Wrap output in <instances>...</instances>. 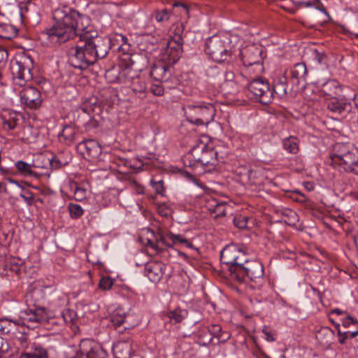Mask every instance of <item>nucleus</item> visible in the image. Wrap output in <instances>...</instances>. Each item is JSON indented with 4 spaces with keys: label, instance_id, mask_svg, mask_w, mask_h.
Masks as SVG:
<instances>
[{
    "label": "nucleus",
    "instance_id": "54",
    "mask_svg": "<svg viewBox=\"0 0 358 358\" xmlns=\"http://www.w3.org/2000/svg\"><path fill=\"white\" fill-rule=\"evenodd\" d=\"M342 324L345 328H350L351 326H358V320L348 315L343 319Z\"/></svg>",
    "mask_w": 358,
    "mask_h": 358
},
{
    "label": "nucleus",
    "instance_id": "25",
    "mask_svg": "<svg viewBox=\"0 0 358 358\" xmlns=\"http://www.w3.org/2000/svg\"><path fill=\"white\" fill-rule=\"evenodd\" d=\"M182 38L180 36H177L175 38L169 41L166 47V53L172 57L173 60H178L182 52Z\"/></svg>",
    "mask_w": 358,
    "mask_h": 358
},
{
    "label": "nucleus",
    "instance_id": "16",
    "mask_svg": "<svg viewBox=\"0 0 358 358\" xmlns=\"http://www.w3.org/2000/svg\"><path fill=\"white\" fill-rule=\"evenodd\" d=\"M165 268L166 266L162 262H151L145 264L144 273L152 282L157 283L162 278Z\"/></svg>",
    "mask_w": 358,
    "mask_h": 358
},
{
    "label": "nucleus",
    "instance_id": "52",
    "mask_svg": "<svg viewBox=\"0 0 358 358\" xmlns=\"http://www.w3.org/2000/svg\"><path fill=\"white\" fill-rule=\"evenodd\" d=\"M173 238V245L176 244L178 242L180 243L185 244L187 247L192 248V244L188 241L187 239L183 238L180 234H173V236H171V238Z\"/></svg>",
    "mask_w": 358,
    "mask_h": 358
},
{
    "label": "nucleus",
    "instance_id": "22",
    "mask_svg": "<svg viewBox=\"0 0 358 358\" xmlns=\"http://www.w3.org/2000/svg\"><path fill=\"white\" fill-rule=\"evenodd\" d=\"M289 80L287 76L282 73L278 76L273 81V94L275 93L279 98H282L287 94Z\"/></svg>",
    "mask_w": 358,
    "mask_h": 358
},
{
    "label": "nucleus",
    "instance_id": "39",
    "mask_svg": "<svg viewBox=\"0 0 358 358\" xmlns=\"http://www.w3.org/2000/svg\"><path fill=\"white\" fill-rule=\"evenodd\" d=\"M198 338L201 344L207 345L213 341V336H211L207 327H203L198 332Z\"/></svg>",
    "mask_w": 358,
    "mask_h": 358
},
{
    "label": "nucleus",
    "instance_id": "63",
    "mask_svg": "<svg viewBox=\"0 0 358 358\" xmlns=\"http://www.w3.org/2000/svg\"><path fill=\"white\" fill-rule=\"evenodd\" d=\"M231 337V334L229 331H222L220 336H218V338L217 339V344L220 343H225L227 342Z\"/></svg>",
    "mask_w": 358,
    "mask_h": 358
},
{
    "label": "nucleus",
    "instance_id": "13",
    "mask_svg": "<svg viewBox=\"0 0 358 358\" xmlns=\"http://www.w3.org/2000/svg\"><path fill=\"white\" fill-rule=\"evenodd\" d=\"M3 269L2 275L15 274L20 277L24 273L25 262L17 257H9L0 262V270Z\"/></svg>",
    "mask_w": 358,
    "mask_h": 358
},
{
    "label": "nucleus",
    "instance_id": "11",
    "mask_svg": "<svg viewBox=\"0 0 358 358\" xmlns=\"http://www.w3.org/2000/svg\"><path fill=\"white\" fill-rule=\"evenodd\" d=\"M107 356L106 351L98 343L91 339H83L73 358H106Z\"/></svg>",
    "mask_w": 358,
    "mask_h": 358
},
{
    "label": "nucleus",
    "instance_id": "57",
    "mask_svg": "<svg viewBox=\"0 0 358 358\" xmlns=\"http://www.w3.org/2000/svg\"><path fill=\"white\" fill-rule=\"evenodd\" d=\"M8 58V52L6 49L0 48V71L5 67Z\"/></svg>",
    "mask_w": 358,
    "mask_h": 358
},
{
    "label": "nucleus",
    "instance_id": "8",
    "mask_svg": "<svg viewBox=\"0 0 358 358\" xmlns=\"http://www.w3.org/2000/svg\"><path fill=\"white\" fill-rule=\"evenodd\" d=\"M206 52L216 62L228 61L231 56L228 38L217 35L208 38L206 42Z\"/></svg>",
    "mask_w": 358,
    "mask_h": 358
},
{
    "label": "nucleus",
    "instance_id": "40",
    "mask_svg": "<svg viewBox=\"0 0 358 358\" xmlns=\"http://www.w3.org/2000/svg\"><path fill=\"white\" fill-rule=\"evenodd\" d=\"M68 210L70 217L74 220L80 218L84 214L83 208L77 203H70L68 205Z\"/></svg>",
    "mask_w": 358,
    "mask_h": 358
},
{
    "label": "nucleus",
    "instance_id": "4",
    "mask_svg": "<svg viewBox=\"0 0 358 358\" xmlns=\"http://www.w3.org/2000/svg\"><path fill=\"white\" fill-rule=\"evenodd\" d=\"M41 289L34 290L27 296V308L20 313V317L25 322L44 324L49 322L55 316V310L40 306L35 303H31L34 298L42 296Z\"/></svg>",
    "mask_w": 358,
    "mask_h": 358
},
{
    "label": "nucleus",
    "instance_id": "29",
    "mask_svg": "<svg viewBox=\"0 0 358 358\" xmlns=\"http://www.w3.org/2000/svg\"><path fill=\"white\" fill-rule=\"evenodd\" d=\"M136 77L137 76L134 70L130 68H124L120 71L117 80L119 83L124 84L128 87Z\"/></svg>",
    "mask_w": 358,
    "mask_h": 358
},
{
    "label": "nucleus",
    "instance_id": "27",
    "mask_svg": "<svg viewBox=\"0 0 358 358\" xmlns=\"http://www.w3.org/2000/svg\"><path fill=\"white\" fill-rule=\"evenodd\" d=\"M235 76L232 71H227L225 73V80L222 84V90L228 94H234L238 92V87L237 83L234 80Z\"/></svg>",
    "mask_w": 358,
    "mask_h": 358
},
{
    "label": "nucleus",
    "instance_id": "42",
    "mask_svg": "<svg viewBox=\"0 0 358 358\" xmlns=\"http://www.w3.org/2000/svg\"><path fill=\"white\" fill-rule=\"evenodd\" d=\"M284 215L286 217L285 222L289 226H296L299 222V216L294 210H288Z\"/></svg>",
    "mask_w": 358,
    "mask_h": 358
},
{
    "label": "nucleus",
    "instance_id": "64",
    "mask_svg": "<svg viewBox=\"0 0 358 358\" xmlns=\"http://www.w3.org/2000/svg\"><path fill=\"white\" fill-rule=\"evenodd\" d=\"M231 337V334L229 331H222L220 336H218V338L217 339V344L220 343H225L227 342Z\"/></svg>",
    "mask_w": 358,
    "mask_h": 358
},
{
    "label": "nucleus",
    "instance_id": "47",
    "mask_svg": "<svg viewBox=\"0 0 358 358\" xmlns=\"http://www.w3.org/2000/svg\"><path fill=\"white\" fill-rule=\"evenodd\" d=\"M113 285V280L109 277L102 278L99 283V287L103 290H109Z\"/></svg>",
    "mask_w": 358,
    "mask_h": 358
},
{
    "label": "nucleus",
    "instance_id": "36",
    "mask_svg": "<svg viewBox=\"0 0 358 358\" xmlns=\"http://www.w3.org/2000/svg\"><path fill=\"white\" fill-rule=\"evenodd\" d=\"M17 30L11 24L0 22V38L10 40L16 36Z\"/></svg>",
    "mask_w": 358,
    "mask_h": 358
},
{
    "label": "nucleus",
    "instance_id": "59",
    "mask_svg": "<svg viewBox=\"0 0 358 358\" xmlns=\"http://www.w3.org/2000/svg\"><path fill=\"white\" fill-rule=\"evenodd\" d=\"M262 333L266 341L268 342H273L275 341V334L270 331L267 327H264L262 329Z\"/></svg>",
    "mask_w": 358,
    "mask_h": 358
},
{
    "label": "nucleus",
    "instance_id": "5",
    "mask_svg": "<svg viewBox=\"0 0 358 358\" xmlns=\"http://www.w3.org/2000/svg\"><path fill=\"white\" fill-rule=\"evenodd\" d=\"M186 120L194 124L208 125L215 115V108L212 103L204 101H194L182 106Z\"/></svg>",
    "mask_w": 358,
    "mask_h": 358
},
{
    "label": "nucleus",
    "instance_id": "28",
    "mask_svg": "<svg viewBox=\"0 0 358 358\" xmlns=\"http://www.w3.org/2000/svg\"><path fill=\"white\" fill-rule=\"evenodd\" d=\"M20 117V114L15 112L10 113L8 117H6V115H2L1 120L3 128L7 131L14 129L18 124Z\"/></svg>",
    "mask_w": 358,
    "mask_h": 358
},
{
    "label": "nucleus",
    "instance_id": "49",
    "mask_svg": "<svg viewBox=\"0 0 358 358\" xmlns=\"http://www.w3.org/2000/svg\"><path fill=\"white\" fill-rule=\"evenodd\" d=\"M117 165L120 172H127V170H126V169L133 168L131 161L127 159H119L117 162Z\"/></svg>",
    "mask_w": 358,
    "mask_h": 358
},
{
    "label": "nucleus",
    "instance_id": "56",
    "mask_svg": "<svg viewBox=\"0 0 358 358\" xmlns=\"http://www.w3.org/2000/svg\"><path fill=\"white\" fill-rule=\"evenodd\" d=\"M10 349V347L8 341L0 336V358L2 355L8 352Z\"/></svg>",
    "mask_w": 358,
    "mask_h": 358
},
{
    "label": "nucleus",
    "instance_id": "21",
    "mask_svg": "<svg viewBox=\"0 0 358 358\" xmlns=\"http://www.w3.org/2000/svg\"><path fill=\"white\" fill-rule=\"evenodd\" d=\"M203 162H201L202 166H210V170L214 169L217 163L222 162L223 158H220L217 151L210 145H206V149L203 156Z\"/></svg>",
    "mask_w": 358,
    "mask_h": 358
},
{
    "label": "nucleus",
    "instance_id": "58",
    "mask_svg": "<svg viewBox=\"0 0 358 358\" xmlns=\"http://www.w3.org/2000/svg\"><path fill=\"white\" fill-rule=\"evenodd\" d=\"M150 91L155 96H162L164 92V87L160 83L152 84L150 87Z\"/></svg>",
    "mask_w": 358,
    "mask_h": 358
},
{
    "label": "nucleus",
    "instance_id": "41",
    "mask_svg": "<svg viewBox=\"0 0 358 358\" xmlns=\"http://www.w3.org/2000/svg\"><path fill=\"white\" fill-rule=\"evenodd\" d=\"M108 38L110 40V48L115 45V42H116L118 45L117 49H120L122 45L127 43V38L122 34H116L113 36V38Z\"/></svg>",
    "mask_w": 358,
    "mask_h": 358
},
{
    "label": "nucleus",
    "instance_id": "14",
    "mask_svg": "<svg viewBox=\"0 0 358 358\" xmlns=\"http://www.w3.org/2000/svg\"><path fill=\"white\" fill-rule=\"evenodd\" d=\"M20 99L22 103L31 109H37L42 103L41 92L31 86L25 87L20 92Z\"/></svg>",
    "mask_w": 358,
    "mask_h": 358
},
{
    "label": "nucleus",
    "instance_id": "61",
    "mask_svg": "<svg viewBox=\"0 0 358 358\" xmlns=\"http://www.w3.org/2000/svg\"><path fill=\"white\" fill-rule=\"evenodd\" d=\"M348 31L358 38V17L351 23L350 28Z\"/></svg>",
    "mask_w": 358,
    "mask_h": 358
},
{
    "label": "nucleus",
    "instance_id": "43",
    "mask_svg": "<svg viewBox=\"0 0 358 358\" xmlns=\"http://www.w3.org/2000/svg\"><path fill=\"white\" fill-rule=\"evenodd\" d=\"M154 16L157 22H162L169 20L171 12L168 9L164 8L160 10H155Z\"/></svg>",
    "mask_w": 358,
    "mask_h": 358
},
{
    "label": "nucleus",
    "instance_id": "23",
    "mask_svg": "<svg viewBox=\"0 0 358 358\" xmlns=\"http://www.w3.org/2000/svg\"><path fill=\"white\" fill-rule=\"evenodd\" d=\"M78 134V131L74 126L64 125L62 131L58 134L59 141L65 145H69L75 141Z\"/></svg>",
    "mask_w": 358,
    "mask_h": 358
},
{
    "label": "nucleus",
    "instance_id": "17",
    "mask_svg": "<svg viewBox=\"0 0 358 358\" xmlns=\"http://www.w3.org/2000/svg\"><path fill=\"white\" fill-rule=\"evenodd\" d=\"M77 149L83 155H87L94 159L97 158L101 153V145L94 139L81 141L77 145Z\"/></svg>",
    "mask_w": 358,
    "mask_h": 358
},
{
    "label": "nucleus",
    "instance_id": "7",
    "mask_svg": "<svg viewBox=\"0 0 358 358\" xmlns=\"http://www.w3.org/2000/svg\"><path fill=\"white\" fill-rule=\"evenodd\" d=\"M33 68L34 60L27 55L19 56L15 61H11L10 69L15 84L23 86L27 81L31 80Z\"/></svg>",
    "mask_w": 358,
    "mask_h": 358
},
{
    "label": "nucleus",
    "instance_id": "12",
    "mask_svg": "<svg viewBox=\"0 0 358 358\" xmlns=\"http://www.w3.org/2000/svg\"><path fill=\"white\" fill-rule=\"evenodd\" d=\"M262 51L254 45L248 46L241 50L240 57L245 66H255V70L261 72L263 69L261 58Z\"/></svg>",
    "mask_w": 358,
    "mask_h": 358
},
{
    "label": "nucleus",
    "instance_id": "60",
    "mask_svg": "<svg viewBox=\"0 0 358 358\" xmlns=\"http://www.w3.org/2000/svg\"><path fill=\"white\" fill-rule=\"evenodd\" d=\"M86 191L84 188L77 187L74 192V197L77 201H82L85 198Z\"/></svg>",
    "mask_w": 358,
    "mask_h": 358
},
{
    "label": "nucleus",
    "instance_id": "30",
    "mask_svg": "<svg viewBox=\"0 0 358 358\" xmlns=\"http://www.w3.org/2000/svg\"><path fill=\"white\" fill-rule=\"evenodd\" d=\"M284 3L279 4L278 6L285 11L294 14L299 8L301 7H308L313 5L310 1H283Z\"/></svg>",
    "mask_w": 358,
    "mask_h": 358
},
{
    "label": "nucleus",
    "instance_id": "33",
    "mask_svg": "<svg viewBox=\"0 0 358 358\" xmlns=\"http://www.w3.org/2000/svg\"><path fill=\"white\" fill-rule=\"evenodd\" d=\"M34 166V164L27 163L22 160H18L15 163V167L17 173L26 177L36 176V173L33 171Z\"/></svg>",
    "mask_w": 358,
    "mask_h": 358
},
{
    "label": "nucleus",
    "instance_id": "31",
    "mask_svg": "<svg viewBox=\"0 0 358 358\" xmlns=\"http://www.w3.org/2000/svg\"><path fill=\"white\" fill-rule=\"evenodd\" d=\"M322 92L327 94V96H336L338 92L340 91L339 83L336 80H329L322 85ZM332 99H336L335 97H332ZM331 99L327 101L329 102ZM328 103H327V105Z\"/></svg>",
    "mask_w": 358,
    "mask_h": 358
},
{
    "label": "nucleus",
    "instance_id": "53",
    "mask_svg": "<svg viewBox=\"0 0 358 358\" xmlns=\"http://www.w3.org/2000/svg\"><path fill=\"white\" fill-rule=\"evenodd\" d=\"M226 208L227 206L225 202H219L213 213H215L216 217L224 216L226 215Z\"/></svg>",
    "mask_w": 358,
    "mask_h": 358
},
{
    "label": "nucleus",
    "instance_id": "26",
    "mask_svg": "<svg viewBox=\"0 0 358 358\" xmlns=\"http://www.w3.org/2000/svg\"><path fill=\"white\" fill-rule=\"evenodd\" d=\"M316 338L321 345L329 347L334 338V331L329 327H322L317 332Z\"/></svg>",
    "mask_w": 358,
    "mask_h": 358
},
{
    "label": "nucleus",
    "instance_id": "10",
    "mask_svg": "<svg viewBox=\"0 0 358 358\" xmlns=\"http://www.w3.org/2000/svg\"><path fill=\"white\" fill-rule=\"evenodd\" d=\"M248 90L255 96L256 100L267 105L273 101V92L266 78L258 77L252 79L248 85Z\"/></svg>",
    "mask_w": 358,
    "mask_h": 358
},
{
    "label": "nucleus",
    "instance_id": "35",
    "mask_svg": "<svg viewBox=\"0 0 358 358\" xmlns=\"http://www.w3.org/2000/svg\"><path fill=\"white\" fill-rule=\"evenodd\" d=\"M173 236V233L169 232L167 234H163L160 236V238L157 241V244L159 246V244H162L166 248L173 249L174 252H177L178 256L182 257L185 259H187V256L184 252H180L178 250H175L173 245V238L171 236Z\"/></svg>",
    "mask_w": 358,
    "mask_h": 358
},
{
    "label": "nucleus",
    "instance_id": "62",
    "mask_svg": "<svg viewBox=\"0 0 358 358\" xmlns=\"http://www.w3.org/2000/svg\"><path fill=\"white\" fill-rule=\"evenodd\" d=\"M146 245L152 249L156 254L160 253L163 249L160 248L157 243L153 242L150 239H147Z\"/></svg>",
    "mask_w": 358,
    "mask_h": 358
},
{
    "label": "nucleus",
    "instance_id": "50",
    "mask_svg": "<svg viewBox=\"0 0 358 358\" xmlns=\"http://www.w3.org/2000/svg\"><path fill=\"white\" fill-rule=\"evenodd\" d=\"M207 328L208 329L211 336H213V339H217L218 336H220L222 331V329L220 324H211L209 327H207Z\"/></svg>",
    "mask_w": 358,
    "mask_h": 358
},
{
    "label": "nucleus",
    "instance_id": "32",
    "mask_svg": "<svg viewBox=\"0 0 358 358\" xmlns=\"http://www.w3.org/2000/svg\"><path fill=\"white\" fill-rule=\"evenodd\" d=\"M282 146L287 152L296 154L299 151V140L296 136H289L283 139Z\"/></svg>",
    "mask_w": 358,
    "mask_h": 358
},
{
    "label": "nucleus",
    "instance_id": "55",
    "mask_svg": "<svg viewBox=\"0 0 358 358\" xmlns=\"http://www.w3.org/2000/svg\"><path fill=\"white\" fill-rule=\"evenodd\" d=\"M10 349V347L8 341L0 336V358L2 355L8 352Z\"/></svg>",
    "mask_w": 358,
    "mask_h": 358
},
{
    "label": "nucleus",
    "instance_id": "20",
    "mask_svg": "<svg viewBox=\"0 0 358 358\" xmlns=\"http://www.w3.org/2000/svg\"><path fill=\"white\" fill-rule=\"evenodd\" d=\"M113 352L115 358H131L134 350L131 341H118L113 345Z\"/></svg>",
    "mask_w": 358,
    "mask_h": 358
},
{
    "label": "nucleus",
    "instance_id": "6",
    "mask_svg": "<svg viewBox=\"0 0 358 358\" xmlns=\"http://www.w3.org/2000/svg\"><path fill=\"white\" fill-rule=\"evenodd\" d=\"M327 109L347 122L357 123L358 94L354 96L352 101H348L344 98L332 99L328 102Z\"/></svg>",
    "mask_w": 358,
    "mask_h": 358
},
{
    "label": "nucleus",
    "instance_id": "19",
    "mask_svg": "<svg viewBox=\"0 0 358 358\" xmlns=\"http://www.w3.org/2000/svg\"><path fill=\"white\" fill-rule=\"evenodd\" d=\"M150 76L159 83L167 82L170 78V68L163 63L155 64L150 72Z\"/></svg>",
    "mask_w": 358,
    "mask_h": 358
},
{
    "label": "nucleus",
    "instance_id": "38",
    "mask_svg": "<svg viewBox=\"0 0 358 358\" xmlns=\"http://www.w3.org/2000/svg\"><path fill=\"white\" fill-rule=\"evenodd\" d=\"M126 314L121 309H116L110 316V322L115 327H120L125 322Z\"/></svg>",
    "mask_w": 358,
    "mask_h": 358
},
{
    "label": "nucleus",
    "instance_id": "1",
    "mask_svg": "<svg viewBox=\"0 0 358 358\" xmlns=\"http://www.w3.org/2000/svg\"><path fill=\"white\" fill-rule=\"evenodd\" d=\"M53 18L55 23L43 33L50 43H62L76 36H79L85 42L83 45L76 48L70 57L72 66L85 70L107 55L110 49V40L98 36L87 16L65 7L55 9Z\"/></svg>",
    "mask_w": 358,
    "mask_h": 358
},
{
    "label": "nucleus",
    "instance_id": "37",
    "mask_svg": "<svg viewBox=\"0 0 358 358\" xmlns=\"http://www.w3.org/2000/svg\"><path fill=\"white\" fill-rule=\"evenodd\" d=\"M20 358H48L47 350L41 345H34L30 352L24 353Z\"/></svg>",
    "mask_w": 358,
    "mask_h": 358
},
{
    "label": "nucleus",
    "instance_id": "15",
    "mask_svg": "<svg viewBox=\"0 0 358 358\" xmlns=\"http://www.w3.org/2000/svg\"><path fill=\"white\" fill-rule=\"evenodd\" d=\"M287 76L289 84L292 89L298 87L300 84L305 83L308 75L307 68L304 63L295 64L292 68L286 70L284 73Z\"/></svg>",
    "mask_w": 358,
    "mask_h": 358
},
{
    "label": "nucleus",
    "instance_id": "3",
    "mask_svg": "<svg viewBox=\"0 0 358 358\" xmlns=\"http://www.w3.org/2000/svg\"><path fill=\"white\" fill-rule=\"evenodd\" d=\"M264 270L262 263L257 259L245 257L231 278L240 282L249 284L252 289H260L264 280Z\"/></svg>",
    "mask_w": 358,
    "mask_h": 358
},
{
    "label": "nucleus",
    "instance_id": "45",
    "mask_svg": "<svg viewBox=\"0 0 358 358\" xmlns=\"http://www.w3.org/2000/svg\"><path fill=\"white\" fill-rule=\"evenodd\" d=\"M233 222L238 228L245 229L248 225V217L242 215H237L234 216Z\"/></svg>",
    "mask_w": 358,
    "mask_h": 358
},
{
    "label": "nucleus",
    "instance_id": "46",
    "mask_svg": "<svg viewBox=\"0 0 358 358\" xmlns=\"http://www.w3.org/2000/svg\"><path fill=\"white\" fill-rule=\"evenodd\" d=\"M310 53L313 59L317 63L322 64L326 59V55L324 52H320L316 49H310Z\"/></svg>",
    "mask_w": 358,
    "mask_h": 358
},
{
    "label": "nucleus",
    "instance_id": "9",
    "mask_svg": "<svg viewBox=\"0 0 358 358\" xmlns=\"http://www.w3.org/2000/svg\"><path fill=\"white\" fill-rule=\"evenodd\" d=\"M246 257L245 253L237 245H227L220 252V261L226 266L231 278Z\"/></svg>",
    "mask_w": 358,
    "mask_h": 358
},
{
    "label": "nucleus",
    "instance_id": "18",
    "mask_svg": "<svg viewBox=\"0 0 358 358\" xmlns=\"http://www.w3.org/2000/svg\"><path fill=\"white\" fill-rule=\"evenodd\" d=\"M206 149V144L203 142L198 143L196 145L193 146L189 155L186 157V160H189V166H194L196 164H200L203 162V156L205 150Z\"/></svg>",
    "mask_w": 358,
    "mask_h": 358
},
{
    "label": "nucleus",
    "instance_id": "51",
    "mask_svg": "<svg viewBox=\"0 0 358 358\" xmlns=\"http://www.w3.org/2000/svg\"><path fill=\"white\" fill-rule=\"evenodd\" d=\"M151 185L153 187V189L155 190L156 193L158 194L163 195L164 192V181L163 180H159V181H150Z\"/></svg>",
    "mask_w": 358,
    "mask_h": 358
},
{
    "label": "nucleus",
    "instance_id": "34",
    "mask_svg": "<svg viewBox=\"0 0 358 358\" xmlns=\"http://www.w3.org/2000/svg\"><path fill=\"white\" fill-rule=\"evenodd\" d=\"M166 315L171 324H176L181 322L187 316V311L185 309L177 308L173 310L169 311Z\"/></svg>",
    "mask_w": 358,
    "mask_h": 358
},
{
    "label": "nucleus",
    "instance_id": "48",
    "mask_svg": "<svg viewBox=\"0 0 358 358\" xmlns=\"http://www.w3.org/2000/svg\"><path fill=\"white\" fill-rule=\"evenodd\" d=\"M49 163L52 169H58L68 164V162L61 160L57 157H54L51 159H49Z\"/></svg>",
    "mask_w": 358,
    "mask_h": 358
},
{
    "label": "nucleus",
    "instance_id": "24",
    "mask_svg": "<svg viewBox=\"0 0 358 358\" xmlns=\"http://www.w3.org/2000/svg\"><path fill=\"white\" fill-rule=\"evenodd\" d=\"M132 93L140 99L147 96V90L145 80L139 76L134 78V80L127 87Z\"/></svg>",
    "mask_w": 358,
    "mask_h": 358
},
{
    "label": "nucleus",
    "instance_id": "2",
    "mask_svg": "<svg viewBox=\"0 0 358 358\" xmlns=\"http://www.w3.org/2000/svg\"><path fill=\"white\" fill-rule=\"evenodd\" d=\"M329 158L331 165L340 171L358 175V150L352 144L336 143Z\"/></svg>",
    "mask_w": 358,
    "mask_h": 358
},
{
    "label": "nucleus",
    "instance_id": "44",
    "mask_svg": "<svg viewBox=\"0 0 358 358\" xmlns=\"http://www.w3.org/2000/svg\"><path fill=\"white\" fill-rule=\"evenodd\" d=\"M19 196L24 201L27 206H30L34 203V196L29 189H22Z\"/></svg>",
    "mask_w": 358,
    "mask_h": 358
}]
</instances>
